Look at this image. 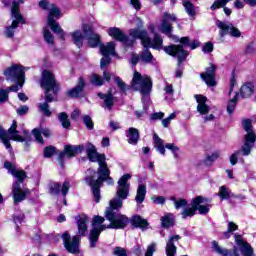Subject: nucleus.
<instances>
[{
  "label": "nucleus",
  "instance_id": "47",
  "mask_svg": "<svg viewBox=\"0 0 256 256\" xmlns=\"http://www.w3.org/2000/svg\"><path fill=\"white\" fill-rule=\"evenodd\" d=\"M112 254L115 256H127V250L123 247L116 246L113 248Z\"/></svg>",
  "mask_w": 256,
  "mask_h": 256
},
{
  "label": "nucleus",
  "instance_id": "60",
  "mask_svg": "<svg viewBox=\"0 0 256 256\" xmlns=\"http://www.w3.org/2000/svg\"><path fill=\"white\" fill-rule=\"evenodd\" d=\"M130 4L136 9V11H139L141 9V2L139 0H130Z\"/></svg>",
  "mask_w": 256,
  "mask_h": 256
},
{
  "label": "nucleus",
  "instance_id": "32",
  "mask_svg": "<svg viewBox=\"0 0 256 256\" xmlns=\"http://www.w3.org/2000/svg\"><path fill=\"white\" fill-rule=\"evenodd\" d=\"M127 137L130 145H137L139 141V130L137 128H129Z\"/></svg>",
  "mask_w": 256,
  "mask_h": 256
},
{
  "label": "nucleus",
  "instance_id": "18",
  "mask_svg": "<svg viewBox=\"0 0 256 256\" xmlns=\"http://www.w3.org/2000/svg\"><path fill=\"white\" fill-rule=\"evenodd\" d=\"M84 149H85V146L83 145H77V146L66 145L64 147V152H61L58 157L61 167H63V159H65V157H68V158L75 157V155L81 153L82 151H84Z\"/></svg>",
  "mask_w": 256,
  "mask_h": 256
},
{
  "label": "nucleus",
  "instance_id": "25",
  "mask_svg": "<svg viewBox=\"0 0 256 256\" xmlns=\"http://www.w3.org/2000/svg\"><path fill=\"white\" fill-rule=\"evenodd\" d=\"M196 102L198 103L197 105V111L201 115H207L209 114V111H211V108L209 105H207V97L203 95H196L195 96Z\"/></svg>",
  "mask_w": 256,
  "mask_h": 256
},
{
  "label": "nucleus",
  "instance_id": "3",
  "mask_svg": "<svg viewBox=\"0 0 256 256\" xmlns=\"http://www.w3.org/2000/svg\"><path fill=\"white\" fill-rule=\"evenodd\" d=\"M235 244L232 250H228L219 245V242L212 241V250L222 256H255L253 247L243 239V236L235 234Z\"/></svg>",
  "mask_w": 256,
  "mask_h": 256
},
{
  "label": "nucleus",
  "instance_id": "11",
  "mask_svg": "<svg viewBox=\"0 0 256 256\" xmlns=\"http://www.w3.org/2000/svg\"><path fill=\"white\" fill-rule=\"evenodd\" d=\"M111 170L108 168V174H103L101 176V173H98V179L94 180L91 176L86 177V183L90 187H92V193L94 195V199L96 203H99L101 200V192L99 190V187H101L103 181H107L108 185H113V178L110 177Z\"/></svg>",
  "mask_w": 256,
  "mask_h": 256
},
{
  "label": "nucleus",
  "instance_id": "13",
  "mask_svg": "<svg viewBox=\"0 0 256 256\" xmlns=\"http://www.w3.org/2000/svg\"><path fill=\"white\" fill-rule=\"evenodd\" d=\"M11 18V25L7 26L4 31V35L6 37H13V35H15V29L19 27V23H25V19L23 18L21 13H19V4L17 2L12 3Z\"/></svg>",
  "mask_w": 256,
  "mask_h": 256
},
{
  "label": "nucleus",
  "instance_id": "62",
  "mask_svg": "<svg viewBox=\"0 0 256 256\" xmlns=\"http://www.w3.org/2000/svg\"><path fill=\"white\" fill-rule=\"evenodd\" d=\"M163 117H165V113L157 112L152 114L151 119H153L154 121H157V119H163Z\"/></svg>",
  "mask_w": 256,
  "mask_h": 256
},
{
  "label": "nucleus",
  "instance_id": "34",
  "mask_svg": "<svg viewBox=\"0 0 256 256\" xmlns=\"http://www.w3.org/2000/svg\"><path fill=\"white\" fill-rule=\"evenodd\" d=\"M254 89H255V87L253 86L252 83H246V84L242 85V87L240 89L241 97H243L244 99H247V97H251L253 95Z\"/></svg>",
  "mask_w": 256,
  "mask_h": 256
},
{
  "label": "nucleus",
  "instance_id": "21",
  "mask_svg": "<svg viewBox=\"0 0 256 256\" xmlns=\"http://www.w3.org/2000/svg\"><path fill=\"white\" fill-rule=\"evenodd\" d=\"M177 21V17L175 14H169L167 12L164 13L163 15V20L160 25V31L161 33H164L165 35H171L172 27H171V22Z\"/></svg>",
  "mask_w": 256,
  "mask_h": 256
},
{
  "label": "nucleus",
  "instance_id": "27",
  "mask_svg": "<svg viewBox=\"0 0 256 256\" xmlns=\"http://www.w3.org/2000/svg\"><path fill=\"white\" fill-rule=\"evenodd\" d=\"M181 239V236L175 235L170 236L167 243H166V255L167 256H175V253H177V246H175V241H179Z\"/></svg>",
  "mask_w": 256,
  "mask_h": 256
},
{
  "label": "nucleus",
  "instance_id": "61",
  "mask_svg": "<svg viewBox=\"0 0 256 256\" xmlns=\"http://www.w3.org/2000/svg\"><path fill=\"white\" fill-rule=\"evenodd\" d=\"M246 55H253L255 53V46L253 44H249L245 49Z\"/></svg>",
  "mask_w": 256,
  "mask_h": 256
},
{
  "label": "nucleus",
  "instance_id": "26",
  "mask_svg": "<svg viewBox=\"0 0 256 256\" xmlns=\"http://www.w3.org/2000/svg\"><path fill=\"white\" fill-rule=\"evenodd\" d=\"M98 97H100V99H104V109H107L108 111L113 109V105H115V97H113L112 89H109L107 94L99 93Z\"/></svg>",
  "mask_w": 256,
  "mask_h": 256
},
{
  "label": "nucleus",
  "instance_id": "23",
  "mask_svg": "<svg viewBox=\"0 0 256 256\" xmlns=\"http://www.w3.org/2000/svg\"><path fill=\"white\" fill-rule=\"evenodd\" d=\"M256 135L248 134L244 136V144L242 146V155L247 157L251 155V149L255 147Z\"/></svg>",
  "mask_w": 256,
  "mask_h": 256
},
{
  "label": "nucleus",
  "instance_id": "48",
  "mask_svg": "<svg viewBox=\"0 0 256 256\" xmlns=\"http://www.w3.org/2000/svg\"><path fill=\"white\" fill-rule=\"evenodd\" d=\"M114 81L116 85L125 93L127 91V84L124 83V81L119 78V76L114 77Z\"/></svg>",
  "mask_w": 256,
  "mask_h": 256
},
{
  "label": "nucleus",
  "instance_id": "33",
  "mask_svg": "<svg viewBox=\"0 0 256 256\" xmlns=\"http://www.w3.org/2000/svg\"><path fill=\"white\" fill-rule=\"evenodd\" d=\"M147 195V187L143 184H140L137 189V194L135 201L138 205H141L145 201V196Z\"/></svg>",
  "mask_w": 256,
  "mask_h": 256
},
{
  "label": "nucleus",
  "instance_id": "16",
  "mask_svg": "<svg viewBox=\"0 0 256 256\" xmlns=\"http://www.w3.org/2000/svg\"><path fill=\"white\" fill-rule=\"evenodd\" d=\"M215 25L218 27V29H220V37H225V35H231V37H241V31L233 27L231 24H227V22L216 20Z\"/></svg>",
  "mask_w": 256,
  "mask_h": 256
},
{
  "label": "nucleus",
  "instance_id": "55",
  "mask_svg": "<svg viewBox=\"0 0 256 256\" xmlns=\"http://www.w3.org/2000/svg\"><path fill=\"white\" fill-rule=\"evenodd\" d=\"M27 113H29V107L26 106V105H23V106H20L18 109H17V114L18 115H27Z\"/></svg>",
  "mask_w": 256,
  "mask_h": 256
},
{
  "label": "nucleus",
  "instance_id": "6",
  "mask_svg": "<svg viewBox=\"0 0 256 256\" xmlns=\"http://www.w3.org/2000/svg\"><path fill=\"white\" fill-rule=\"evenodd\" d=\"M23 136L19 135V131H17V121H13L11 127L8 129V132L3 129V127L0 126V139L3 143V145L8 149V151H11V142L12 141H18V143H23L26 141V143H29L31 141V134H29V131L24 130Z\"/></svg>",
  "mask_w": 256,
  "mask_h": 256
},
{
  "label": "nucleus",
  "instance_id": "5",
  "mask_svg": "<svg viewBox=\"0 0 256 256\" xmlns=\"http://www.w3.org/2000/svg\"><path fill=\"white\" fill-rule=\"evenodd\" d=\"M39 7L44 9V11H49L47 18V25L50 27L53 33L59 35V38L62 41H65V31L59 25V22H56L55 19H59L61 17V10L55 4L49 3L47 0H40Z\"/></svg>",
  "mask_w": 256,
  "mask_h": 256
},
{
  "label": "nucleus",
  "instance_id": "35",
  "mask_svg": "<svg viewBox=\"0 0 256 256\" xmlns=\"http://www.w3.org/2000/svg\"><path fill=\"white\" fill-rule=\"evenodd\" d=\"M131 223L133 227H138L139 229H145L149 225L147 220L143 219V217L139 215H135L131 219Z\"/></svg>",
  "mask_w": 256,
  "mask_h": 256
},
{
  "label": "nucleus",
  "instance_id": "12",
  "mask_svg": "<svg viewBox=\"0 0 256 256\" xmlns=\"http://www.w3.org/2000/svg\"><path fill=\"white\" fill-rule=\"evenodd\" d=\"M28 70L29 68L21 65H12L4 71V75L7 81L18 83L20 87H23L25 85V72Z\"/></svg>",
  "mask_w": 256,
  "mask_h": 256
},
{
  "label": "nucleus",
  "instance_id": "57",
  "mask_svg": "<svg viewBox=\"0 0 256 256\" xmlns=\"http://www.w3.org/2000/svg\"><path fill=\"white\" fill-rule=\"evenodd\" d=\"M164 149H169V151H171L172 153L175 151H179V147L175 146V144L173 143L165 144Z\"/></svg>",
  "mask_w": 256,
  "mask_h": 256
},
{
  "label": "nucleus",
  "instance_id": "8",
  "mask_svg": "<svg viewBox=\"0 0 256 256\" xmlns=\"http://www.w3.org/2000/svg\"><path fill=\"white\" fill-rule=\"evenodd\" d=\"M131 87L134 91H139L143 95L142 101H149V95L153 90V80L150 76L141 75V73L134 71Z\"/></svg>",
  "mask_w": 256,
  "mask_h": 256
},
{
  "label": "nucleus",
  "instance_id": "31",
  "mask_svg": "<svg viewBox=\"0 0 256 256\" xmlns=\"http://www.w3.org/2000/svg\"><path fill=\"white\" fill-rule=\"evenodd\" d=\"M87 223H89V218L87 215H82L78 219V233L79 235H85L87 233Z\"/></svg>",
  "mask_w": 256,
  "mask_h": 256
},
{
  "label": "nucleus",
  "instance_id": "14",
  "mask_svg": "<svg viewBox=\"0 0 256 256\" xmlns=\"http://www.w3.org/2000/svg\"><path fill=\"white\" fill-rule=\"evenodd\" d=\"M100 53L103 58L100 61V67H107L111 63V58L109 55H115V42H108L105 44H100Z\"/></svg>",
  "mask_w": 256,
  "mask_h": 256
},
{
  "label": "nucleus",
  "instance_id": "40",
  "mask_svg": "<svg viewBox=\"0 0 256 256\" xmlns=\"http://www.w3.org/2000/svg\"><path fill=\"white\" fill-rule=\"evenodd\" d=\"M183 6L185 8L186 13L189 15V17H195V6L189 2V1H185L183 2Z\"/></svg>",
  "mask_w": 256,
  "mask_h": 256
},
{
  "label": "nucleus",
  "instance_id": "52",
  "mask_svg": "<svg viewBox=\"0 0 256 256\" xmlns=\"http://www.w3.org/2000/svg\"><path fill=\"white\" fill-rule=\"evenodd\" d=\"M239 155H241V151H235L230 156V163L231 165H237V162L239 161Z\"/></svg>",
  "mask_w": 256,
  "mask_h": 256
},
{
  "label": "nucleus",
  "instance_id": "51",
  "mask_svg": "<svg viewBox=\"0 0 256 256\" xmlns=\"http://www.w3.org/2000/svg\"><path fill=\"white\" fill-rule=\"evenodd\" d=\"M155 251H157V244L152 243L147 247L145 256H153V253H155Z\"/></svg>",
  "mask_w": 256,
  "mask_h": 256
},
{
  "label": "nucleus",
  "instance_id": "56",
  "mask_svg": "<svg viewBox=\"0 0 256 256\" xmlns=\"http://www.w3.org/2000/svg\"><path fill=\"white\" fill-rule=\"evenodd\" d=\"M9 99V92L6 90H0V103H5Z\"/></svg>",
  "mask_w": 256,
  "mask_h": 256
},
{
  "label": "nucleus",
  "instance_id": "10",
  "mask_svg": "<svg viewBox=\"0 0 256 256\" xmlns=\"http://www.w3.org/2000/svg\"><path fill=\"white\" fill-rule=\"evenodd\" d=\"M86 153L87 157L92 163H98L99 168L97 173H100L101 176L109 174V167H107V162L105 161V154H99L95 145L91 143L86 144Z\"/></svg>",
  "mask_w": 256,
  "mask_h": 256
},
{
  "label": "nucleus",
  "instance_id": "53",
  "mask_svg": "<svg viewBox=\"0 0 256 256\" xmlns=\"http://www.w3.org/2000/svg\"><path fill=\"white\" fill-rule=\"evenodd\" d=\"M219 152H213L212 154H209L207 157H206V163H213L215 161H217L218 157H219Z\"/></svg>",
  "mask_w": 256,
  "mask_h": 256
},
{
  "label": "nucleus",
  "instance_id": "46",
  "mask_svg": "<svg viewBox=\"0 0 256 256\" xmlns=\"http://www.w3.org/2000/svg\"><path fill=\"white\" fill-rule=\"evenodd\" d=\"M90 82L96 87H101V85H103V78L97 74H92Z\"/></svg>",
  "mask_w": 256,
  "mask_h": 256
},
{
  "label": "nucleus",
  "instance_id": "37",
  "mask_svg": "<svg viewBox=\"0 0 256 256\" xmlns=\"http://www.w3.org/2000/svg\"><path fill=\"white\" fill-rule=\"evenodd\" d=\"M162 227L169 228L173 227L175 225V218L173 217V214H166L161 218Z\"/></svg>",
  "mask_w": 256,
  "mask_h": 256
},
{
  "label": "nucleus",
  "instance_id": "49",
  "mask_svg": "<svg viewBox=\"0 0 256 256\" xmlns=\"http://www.w3.org/2000/svg\"><path fill=\"white\" fill-rule=\"evenodd\" d=\"M83 123L84 125H86L87 129H90V131L93 130L94 124H93V119H91V116L84 115Z\"/></svg>",
  "mask_w": 256,
  "mask_h": 256
},
{
  "label": "nucleus",
  "instance_id": "30",
  "mask_svg": "<svg viewBox=\"0 0 256 256\" xmlns=\"http://www.w3.org/2000/svg\"><path fill=\"white\" fill-rule=\"evenodd\" d=\"M154 149L157 150L160 155H165V141L159 137V135H153Z\"/></svg>",
  "mask_w": 256,
  "mask_h": 256
},
{
  "label": "nucleus",
  "instance_id": "15",
  "mask_svg": "<svg viewBox=\"0 0 256 256\" xmlns=\"http://www.w3.org/2000/svg\"><path fill=\"white\" fill-rule=\"evenodd\" d=\"M167 55H171L172 57H176L178 59V65H181V62L187 59L189 53L183 49L181 45H170L163 48Z\"/></svg>",
  "mask_w": 256,
  "mask_h": 256
},
{
  "label": "nucleus",
  "instance_id": "17",
  "mask_svg": "<svg viewBox=\"0 0 256 256\" xmlns=\"http://www.w3.org/2000/svg\"><path fill=\"white\" fill-rule=\"evenodd\" d=\"M62 239L64 241V247L69 253H79V241H81L79 236H74L71 239V235L65 232L62 234Z\"/></svg>",
  "mask_w": 256,
  "mask_h": 256
},
{
  "label": "nucleus",
  "instance_id": "1",
  "mask_svg": "<svg viewBox=\"0 0 256 256\" xmlns=\"http://www.w3.org/2000/svg\"><path fill=\"white\" fill-rule=\"evenodd\" d=\"M131 179V174H124L118 180V186L116 191V197L111 199L109 207L105 211V217L110 222L108 226L103 225L105 218L101 216H94L92 221V230L90 231L89 241L90 247L94 248L99 241L101 231L105 229H125L126 225H129V218L117 211L122 209L123 201L129 197V189L131 185L128 183Z\"/></svg>",
  "mask_w": 256,
  "mask_h": 256
},
{
  "label": "nucleus",
  "instance_id": "44",
  "mask_svg": "<svg viewBox=\"0 0 256 256\" xmlns=\"http://www.w3.org/2000/svg\"><path fill=\"white\" fill-rule=\"evenodd\" d=\"M229 1L231 0H216L212 6L210 7V9L212 11H215L216 9H221V7H225V5H227L229 3Z\"/></svg>",
  "mask_w": 256,
  "mask_h": 256
},
{
  "label": "nucleus",
  "instance_id": "45",
  "mask_svg": "<svg viewBox=\"0 0 256 256\" xmlns=\"http://www.w3.org/2000/svg\"><path fill=\"white\" fill-rule=\"evenodd\" d=\"M171 200L174 202L175 209H182L183 207H187V200L185 199H175L172 197Z\"/></svg>",
  "mask_w": 256,
  "mask_h": 256
},
{
  "label": "nucleus",
  "instance_id": "20",
  "mask_svg": "<svg viewBox=\"0 0 256 256\" xmlns=\"http://www.w3.org/2000/svg\"><path fill=\"white\" fill-rule=\"evenodd\" d=\"M28 193L29 189H23L21 188V184L19 182H15L12 188L15 205H17V203H21V201H25V199H27Z\"/></svg>",
  "mask_w": 256,
  "mask_h": 256
},
{
  "label": "nucleus",
  "instance_id": "7",
  "mask_svg": "<svg viewBox=\"0 0 256 256\" xmlns=\"http://www.w3.org/2000/svg\"><path fill=\"white\" fill-rule=\"evenodd\" d=\"M74 45L83 47V41L88 40L89 47L99 46V36L93 32V28L89 24H83L81 30L70 33Z\"/></svg>",
  "mask_w": 256,
  "mask_h": 256
},
{
  "label": "nucleus",
  "instance_id": "36",
  "mask_svg": "<svg viewBox=\"0 0 256 256\" xmlns=\"http://www.w3.org/2000/svg\"><path fill=\"white\" fill-rule=\"evenodd\" d=\"M218 197L223 201L225 199H231V197H235V195H233V192H231L227 186H221L218 191Z\"/></svg>",
  "mask_w": 256,
  "mask_h": 256
},
{
  "label": "nucleus",
  "instance_id": "39",
  "mask_svg": "<svg viewBox=\"0 0 256 256\" xmlns=\"http://www.w3.org/2000/svg\"><path fill=\"white\" fill-rule=\"evenodd\" d=\"M43 35L44 41H46L48 45H53V43H55V36L51 33V30L47 29V27L43 29Z\"/></svg>",
  "mask_w": 256,
  "mask_h": 256
},
{
  "label": "nucleus",
  "instance_id": "9",
  "mask_svg": "<svg viewBox=\"0 0 256 256\" xmlns=\"http://www.w3.org/2000/svg\"><path fill=\"white\" fill-rule=\"evenodd\" d=\"M210 209L211 205L209 204V200H207V198H203V196H198L193 199L191 208L183 209L182 219H187V217H193L196 211H198L200 215H207Z\"/></svg>",
  "mask_w": 256,
  "mask_h": 256
},
{
  "label": "nucleus",
  "instance_id": "64",
  "mask_svg": "<svg viewBox=\"0 0 256 256\" xmlns=\"http://www.w3.org/2000/svg\"><path fill=\"white\" fill-rule=\"evenodd\" d=\"M131 63H132V65H134V67H135V65H137V63H139V56L137 54L132 55Z\"/></svg>",
  "mask_w": 256,
  "mask_h": 256
},
{
  "label": "nucleus",
  "instance_id": "2",
  "mask_svg": "<svg viewBox=\"0 0 256 256\" xmlns=\"http://www.w3.org/2000/svg\"><path fill=\"white\" fill-rule=\"evenodd\" d=\"M108 35L116 41L125 43L128 47H131V45L135 43V39H140L141 44L145 49H149V47L156 49L157 51H161V49H163V38H161V36L158 34H155L153 41H151V38L149 37V34H147L146 30L132 29L130 30L131 39H128L121 29L118 27H110L108 28Z\"/></svg>",
  "mask_w": 256,
  "mask_h": 256
},
{
  "label": "nucleus",
  "instance_id": "58",
  "mask_svg": "<svg viewBox=\"0 0 256 256\" xmlns=\"http://www.w3.org/2000/svg\"><path fill=\"white\" fill-rule=\"evenodd\" d=\"M211 51H213V43L207 42V43L203 46V52H204V53H211Z\"/></svg>",
  "mask_w": 256,
  "mask_h": 256
},
{
  "label": "nucleus",
  "instance_id": "59",
  "mask_svg": "<svg viewBox=\"0 0 256 256\" xmlns=\"http://www.w3.org/2000/svg\"><path fill=\"white\" fill-rule=\"evenodd\" d=\"M152 199L153 203H155L156 205H163V203H165V197L163 196L154 197Z\"/></svg>",
  "mask_w": 256,
  "mask_h": 256
},
{
  "label": "nucleus",
  "instance_id": "50",
  "mask_svg": "<svg viewBox=\"0 0 256 256\" xmlns=\"http://www.w3.org/2000/svg\"><path fill=\"white\" fill-rule=\"evenodd\" d=\"M53 155H55V147L49 146L44 149V157L49 159L53 157Z\"/></svg>",
  "mask_w": 256,
  "mask_h": 256
},
{
  "label": "nucleus",
  "instance_id": "41",
  "mask_svg": "<svg viewBox=\"0 0 256 256\" xmlns=\"http://www.w3.org/2000/svg\"><path fill=\"white\" fill-rule=\"evenodd\" d=\"M242 125L243 129L246 131V135H255V132H253V125L251 124L250 119L243 120Z\"/></svg>",
  "mask_w": 256,
  "mask_h": 256
},
{
  "label": "nucleus",
  "instance_id": "54",
  "mask_svg": "<svg viewBox=\"0 0 256 256\" xmlns=\"http://www.w3.org/2000/svg\"><path fill=\"white\" fill-rule=\"evenodd\" d=\"M175 117H177V115L175 113H172L169 115L168 118L163 119L162 120L163 127H169V125L171 124V121H173V119H175Z\"/></svg>",
  "mask_w": 256,
  "mask_h": 256
},
{
  "label": "nucleus",
  "instance_id": "19",
  "mask_svg": "<svg viewBox=\"0 0 256 256\" xmlns=\"http://www.w3.org/2000/svg\"><path fill=\"white\" fill-rule=\"evenodd\" d=\"M215 71H217V66L214 64H209L205 72L201 73V79L208 85V87H215L217 82L215 81Z\"/></svg>",
  "mask_w": 256,
  "mask_h": 256
},
{
  "label": "nucleus",
  "instance_id": "43",
  "mask_svg": "<svg viewBox=\"0 0 256 256\" xmlns=\"http://www.w3.org/2000/svg\"><path fill=\"white\" fill-rule=\"evenodd\" d=\"M140 59L144 62V63H151V61L153 60V54H151L149 52L148 49L144 50L141 55H140Z\"/></svg>",
  "mask_w": 256,
  "mask_h": 256
},
{
  "label": "nucleus",
  "instance_id": "29",
  "mask_svg": "<svg viewBox=\"0 0 256 256\" xmlns=\"http://www.w3.org/2000/svg\"><path fill=\"white\" fill-rule=\"evenodd\" d=\"M32 133L37 141V143H40L43 145V136L44 137H51V131L49 129L45 128H35L32 130ZM43 135V136H41Z\"/></svg>",
  "mask_w": 256,
  "mask_h": 256
},
{
  "label": "nucleus",
  "instance_id": "4",
  "mask_svg": "<svg viewBox=\"0 0 256 256\" xmlns=\"http://www.w3.org/2000/svg\"><path fill=\"white\" fill-rule=\"evenodd\" d=\"M41 87L45 91V101L38 105L39 109L44 113L45 117H51V110H49V103L53 102V95L49 93L52 91L55 95L57 93V82L55 76L49 70L42 72Z\"/></svg>",
  "mask_w": 256,
  "mask_h": 256
},
{
  "label": "nucleus",
  "instance_id": "24",
  "mask_svg": "<svg viewBox=\"0 0 256 256\" xmlns=\"http://www.w3.org/2000/svg\"><path fill=\"white\" fill-rule=\"evenodd\" d=\"M4 167L5 169H7L8 172L11 173V175H13L14 177H16V179H18V181L16 183H23V181H25V178L27 177V175L25 174V171L23 170H16L15 169V165L11 164V162H4Z\"/></svg>",
  "mask_w": 256,
  "mask_h": 256
},
{
  "label": "nucleus",
  "instance_id": "42",
  "mask_svg": "<svg viewBox=\"0 0 256 256\" xmlns=\"http://www.w3.org/2000/svg\"><path fill=\"white\" fill-rule=\"evenodd\" d=\"M239 97V94H236L234 96L233 99H231L229 102H228V105H227V112L229 113V115H231V113H233V111H235V107H237V99Z\"/></svg>",
  "mask_w": 256,
  "mask_h": 256
},
{
  "label": "nucleus",
  "instance_id": "38",
  "mask_svg": "<svg viewBox=\"0 0 256 256\" xmlns=\"http://www.w3.org/2000/svg\"><path fill=\"white\" fill-rule=\"evenodd\" d=\"M58 119L64 129H69L71 127V120H69V115L65 112L58 114Z\"/></svg>",
  "mask_w": 256,
  "mask_h": 256
},
{
  "label": "nucleus",
  "instance_id": "63",
  "mask_svg": "<svg viewBox=\"0 0 256 256\" xmlns=\"http://www.w3.org/2000/svg\"><path fill=\"white\" fill-rule=\"evenodd\" d=\"M237 229H238L237 224H235L234 222L228 223V231L233 232V231H237Z\"/></svg>",
  "mask_w": 256,
  "mask_h": 256
},
{
  "label": "nucleus",
  "instance_id": "22",
  "mask_svg": "<svg viewBox=\"0 0 256 256\" xmlns=\"http://www.w3.org/2000/svg\"><path fill=\"white\" fill-rule=\"evenodd\" d=\"M69 189H71V184L68 181H65L63 185L54 182L49 186V193L50 195H59L62 193L63 197H67V193H69Z\"/></svg>",
  "mask_w": 256,
  "mask_h": 256
},
{
  "label": "nucleus",
  "instance_id": "28",
  "mask_svg": "<svg viewBox=\"0 0 256 256\" xmlns=\"http://www.w3.org/2000/svg\"><path fill=\"white\" fill-rule=\"evenodd\" d=\"M84 87H85V80H83V78H79L77 86L67 91L68 97H71V98L79 97V95L83 93Z\"/></svg>",
  "mask_w": 256,
  "mask_h": 256
}]
</instances>
